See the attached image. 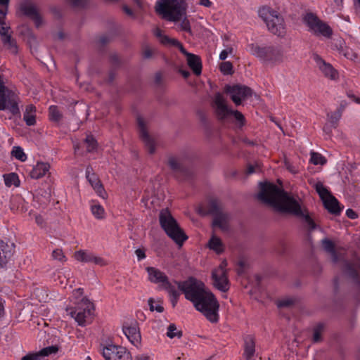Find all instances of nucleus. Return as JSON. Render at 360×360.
<instances>
[{"label": "nucleus", "instance_id": "f257e3e1", "mask_svg": "<svg viewBox=\"0 0 360 360\" xmlns=\"http://www.w3.org/2000/svg\"><path fill=\"white\" fill-rule=\"evenodd\" d=\"M259 186L258 199L262 202L272 207L276 212L302 219L310 231L316 228V224L308 210L302 207L298 200L283 188L269 182L260 183Z\"/></svg>", "mask_w": 360, "mask_h": 360}, {"label": "nucleus", "instance_id": "f03ea898", "mask_svg": "<svg viewBox=\"0 0 360 360\" xmlns=\"http://www.w3.org/2000/svg\"><path fill=\"white\" fill-rule=\"evenodd\" d=\"M176 284L185 295L186 299L193 304L196 310L210 322L218 321L219 304L213 293L205 288L202 282L190 277L185 281L176 282Z\"/></svg>", "mask_w": 360, "mask_h": 360}, {"label": "nucleus", "instance_id": "7ed1b4c3", "mask_svg": "<svg viewBox=\"0 0 360 360\" xmlns=\"http://www.w3.org/2000/svg\"><path fill=\"white\" fill-rule=\"evenodd\" d=\"M198 213L202 216L212 215L213 217L212 227H217L223 231L229 229L230 217L224 211L223 205L219 200L210 199L205 207L198 208Z\"/></svg>", "mask_w": 360, "mask_h": 360}, {"label": "nucleus", "instance_id": "20e7f679", "mask_svg": "<svg viewBox=\"0 0 360 360\" xmlns=\"http://www.w3.org/2000/svg\"><path fill=\"white\" fill-rule=\"evenodd\" d=\"M186 8L184 0H160L156 4L155 11L163 18L176 22L186 15Z\"/></svg>", "mask_w": 360, "mask_h": 360}, {"label": "nucleus", "instance_id": "39448f33", "mask_svg": "<svg viewBox=\"0 0 360 360\" xmlns=\"http://www.w3.org/2000/svg\"><path fill=\"white\" fill-rule=\"evenodd\" d=\"M160 224L167 235L176 244L182 245L188 238L176 220L172 217L168 209H163L159 214Z\"/></svg>", "mask_w": 360, "mask_h": 360}, {"label": "nucleus", "instance_id": "423d86ee", "mask_svg": "<svg viewBox=\"0 0 360 360\" xmlns=\"http://www.w3.org/2000/svg\"><path fill=\"white\" fill-rule=\"evenodd\" d=\"M259 15L265 22L271 32L279 37L285 35L284 20L276 11L268 6H263L259 10Z\"/></svg>", "mask_w": 360, "mask_h": 360}, {"label": "nucleus", "instance_id": "0eeeda50", "mask_svg": "<svg viewBox=\"0 0 360 360\" xmlns=\"http://www.w3.org/2000/svg\"><path fill=\"white\" fill-rule=\"evenodd\" d=\"M251 54L260 59L273 63H280L284 60V54L281 49L274 46H261L257 44L249 45Z\"/></svg>", "mask_w": 360, "mask_h": 360}, {"label": "nucleus", "instance_id": "6e6552de", "mask_svg": "<svg viewBox=\"0 0 360 360\" xmlns=\"http://www.w3.org/2000/svg\"><path fill=\"white\" fill-rule=\"evenodd\" d=\"M224 92L229 94L232 101L236 105L241 104L242 101L247 99L252 96V89L245 85H226Z\"/></svg>", "mask_w": 360, "mask_h": 360}, {"label": "nucleus", "instance_id": "1a4fd4ad", "mask_svg": "<svg viewBox=\"0 0 360 360\" xmlns=\"http://www.w3.org/2000/svg\"><path fill=\"white\" fill-rule=\"evenodd\" d=\"M102 354L105 360H132L130 353L126 348L114 345L104 347Z\"/></svg>", "mask_w": 360, "mask_h": 360}, {"label": "nucleus", "instance_id": "9d476101", "mask_svg": "<svg viewBox=\"0 0 360 360\" xmlns=\"http://www.w3.org/2000/svg\"><path fill=\"white\" fill-rule=\"evenodd\" d=\"M305 20L308 26L316 34H320L326 37H330L332 35L333 31L331 28L313 13H308L306 15Z\"/></svg>", "mask_w": 360, "mask_h": 360}, {"label": "nucleus", "instance_id": "9b49d317", "mask_svg": "<svg viewBox=\"0 0 360 360\" xmlns=\"http://www.w3.org/2000/svg\"><path fill=\"white\" fill-rule=\"evenodd\" d=\"M20 9L25 15L30 18L34 22L37 28L44 25V22L42 15L37 6L32 2L25 1L21 3Z\"/></svg>", "mask_w": 360, "mask_h": 360}, {"label": "nucleus", "instance_id": "f8f14e48", "mask_svg": "<svg viewBox=\"0 0 360 360\" xmlns=\"http://www.w3.org/2000/svg\"><path fill=\"white\" fill-rule=\"evenodd\" d=\"M212 105L219 121H224L231 115L232 110L229 108L226 100L221 93L214 95Z\"/></svg>", "mask_w": 360, "mask_h": 360}, {"label": "nucleus", "instance_id": "ddd939ff", "mask_svg": "<svg viewBox=\"0 0 360 360\" xmlns=\"http://www.w3.org/2000/svg\"><path fill=\"white\" fill-rule=\"evenodd\" d=\"M137 124L139 131V135L145 144L148 153L153 154L155 152V145L153 139L148 133L146 122L141 117H137Z\"/></svg>", "mask_w": 360, "mask_h": 360}, {"label": "nucleus", "instance_id": "4468645a", "mask_svg": "<svg viewBox=\"0 0 360 360\" xmlns=\"http://www.w3.org/2000/svg\"><path fill=\"white\" fill-rule=\"evenodd\" d=\"M179 51L186 57V62L188 67L192 70L193 72L199 76L202 72V61L199 56L188 53L182 44L177 46Z\"/></svg>", "mask_w": 360, "mask_h": 360}, {"label": "nucleus", "instance_id": "2eb2a0df", "mask_svg": "<svg viewBox=\"0 0 360 360\" xmlns=\"http://www.w3.org/2000/svg\"><path fill=\"white\" fill-rule=\"evenodd\" d=\"M214 285L219 290L226 292L229 290V280L226 275V270L216 269L212 272Z\"/></svg>", "mask_w": 360, "mask_h": 360}, {"label": "nucleus", "instance_id": "dca6fc26", "mask_svg": "<svg viewBox=\"0 0 360 360\" xmlns=\"http://www.w3.org/2000/svg\"><path fill=\"white\" fill-rule=\"evenodd\" d=\"M345 273L355 283L360 282V259L347 261L344 264Z\"/></svg>", "mask_w": 360, "mask_h": 360}, {"label": "nucleus", "instance_id": "f3484780", "mask_svg": "<svg viewBox=\"0 0 360 360\" xmlns=\"http://www.w3.org/2000/svg\"><path fill=\"white\" fill-rule=\"evenodd\" d=\"M93 169L87 167L86 174V178L97 194L103 199L107 198V193L97 175L92 172Z\"/></svg>", "mask_w": 360, "mask_h": 360}, {"label": "nucleus", "instance_id": "a211bd4d", "mask_svg": "<svg viewBox=\"0 0 360 360\" xmlns=\"http://www.w3.org/2000/svg\"><path fill=\"white\" fill-rule=\"evenodd\" d=\"M314 59L315 60L317 65L323 74L331 79H336L338 77V72L333 68V66L326 63L319 55L314 54Z\"/></svg>", "mask_w": 360, "mask_h": 360}, {"label": "nucleus", "instance_id": "6ab92c4d", "mask_svg": "<svg viewBox=\"0 0 360 360\" xmlns=\"http://www.w3.org/2000/svg\"><path fill=\"white\" fill-rule=\"evenodd\" d=\"M74 257L76 260L81 262H94L100 266H105L107 264V262L103 258L84 250L75 252Z\"/></svg>", "mask_w": 360, "mask_h": 360}, {"label": "nucleus", "instance_id": "aec40b11", "mask_svg": "<svg viewBox=\"0 0 360 360\" xmlns=\"http://www.w3.org/2000/svg\"><path fill=\"white\" fill-rule=\"evenodd\" d=\"M58 351V347L56 345H52L43 348L39 352L29 353L24 356L21 360H42L44 357L51 354H56Z\"/></svg>", "mask_w": 360, "mask_h": 360}, {"label": "nucleus", "instance_id": "412c9836", "mask_svg": "<svg viewBox=\"0 0 360 360\" xmlns=\"http://www.w3.org/2000/svg\"><path fill=\"white\" fill-rule=\"evenodd\" d=\"M146 271L148 274V279L155 283H161V285L168 278L165 273L155 267H147Z\"/></svg>", "mask_w": 360, "mask_h": 360}, {"label": "nucleus", "instance_id": "4be33fe9", "mask_svg": "<svg viewBox=\"0 0 360 360\" xmlns=\"http://www.w3.org/2000/svg\"><path fill=\"white\" fill-rule=\"evenodd\" d=\"M123 332L132 344L135 345L140 342L141 335L136 324L130 326H124L123 327Z\"/></svg>", "mask_w": 360, "mask_h": 360}, {"label": "nucleus", "instance_id": "5701e85b", "mask_svg": "<svg viewBox=\"0 0 360 360\" xmlns=\"http://www.w3.org/2000/svg\"><path fill=\"white\" fill-rule=\"evenodd\" d=\"M255 353V340L252 335H248L245 338L244 356L246 360H251Z\"/></svg>", "mask_w": 360, "mask_h": 360}, {"label": "nucleus", "instance_id": "b1692460", "mask_svg": "<svg viewBox=\"0 0 360 360\" xmlns=\"http://www.w3.org/2000/svg\"><path fill=\"white\" fill-rule=\"evenodd\" d=\"M325 208L334 215H339L341 212V207L338 200L332 195L328 198L323 201Z\"/></svg>", "mask_w": 360, "mask_h": 360}, {"label": "nucleus", "instance_id": "393cba45", "mask_svg": "<svg viewBox=\"0 0 360 360\" xmlns=\"http://www.w3.org/2000/svg\"><path fill=\"white\" fill-rule=\"evenodd\" d=\"M50 169V165L46 162H38L30 172V176L32 179H39L44 176Z\"/></svg>", "mask_w": 360, "mask_h": 360}, {"label": "nucleus", "instance_id": "a878e982", "mask_svg": "<svg viewBox=\"0 0 360 360\" xmlns=\"http://www.w3.org/2000/svg\"><path fill=\"white\" fill-rule=\"evenodd\" d=\"M155 35L160 39L161 44L169 46H178L181 42L176 39L170 38L162 34L160 29L157 28L155 31Z\"/></svg>", "mask_w": 360, "mask_h": 360}, {"label": "nucleus", "instance_id": "bb28decb", "mask_svg": "<svg viewBox=\"0 0 360 360\" xmlns=\"http://www.w3.org/2000/svg\"><path fill=\"white\" fill-rule=\"evenodd\" d=\"M12 255L11 248L3 241H0V267H3Z\"/></svg>", "mask_w": 360, "mask_h": 360}, {"label": "nucleus", "instance_id": "cd10ccee", "mask_svg": "<svg viewBox=\"0 0 360 360\" xmlns=\"http://www.w3.org/2000/svg\"><path fill=\"white\" fill-rule=\"evenodd\" d=\"M167 165L169 168L179 173H184L185 168L181 162L175 156H169L167 160Z\"/></svg>", "mask_w": 360, "mask_h": 360}, {"label": "nucleus", "instance_id": "c85d7f7f", "mask_svg": "<svg viewBox=\"0 0 360 360\" xmlns=\"http://www.w3.org/2000/svg\"><path fill=\"white\" fill-rule=\"evenodd\" d=\"M160 52L157 48L144 44L142 46V57L146 60H150L159 55Z\"/></svg>", "mask_w": 360, "mask_h": 360}, {"label": "nucleus", "instance_id": "c756f323", "mask_svg": "<svg viewBox=\"0 0 360 360\" xmlns=\"http://www.w3.org/2000/svg\"><path fill=\"white\" fill-rule=\"evenodd\" d=\"M35 107L33 105H28L26 106L25 112L24 113L23 119L27 125L32 126L36 123L34 115Z\"/></svg>", "mask_w": 360, "mask_h": 360}, {"label": "nucleus", "instance_id": "7c9ffc66", "mask_svg": "<svg viewBox=\"0 0 360 360\" xmlns=\"http://www.w3.org/2000/svg\"><path fill=\"white\" fill-rule=\"evenodd\" d=\"M70 314L72 317H75L76 321L79 323V325H84L86 322V319L90 316L91 311L89 309H84L82 311H78L76 313L75 311H73L70 309Z\"/></svg>", "mask_w": 360, "mask_h": 360}, {"label": "nucleus", "instance_id": "2f4dec72", "mask_svg": "<svg viewBox=\"0 0 360 360\" xmlns=\"http://www.w3.org/2000/svg\"><path fill=\"white\" fill-rule=\"evenodd\" d=\"M208 246L210 249L214 250L217 254H220L224 251V245L221 239L214 235L210 238Z\"/></svg>", "mask_w": 360, "mask_h": 360}, {"label": "nucleus", "instance_id": "473e14b6", "mask_svg": "<svg viewBox=\"0 0 360 360\" xmlns=\"http://www.w3.org/2000/svg\"><path fill=\"white\" fill-rule=\"evenodd\" d=\"M314 188H315L322 201H324L326 199L332 195L330 192L327 189L326 187L323 186L321 181L315 183L314 184Z\"/></svg>", "mask_w": 360, "mask_h": 360}, {"label": "nucleus", "instance_id": "72a5a7b5", "mask_svg": "<svg viewBox=\"0 0 360 360\" xmlns=\"http://www.w3.org/2000/svg\"><path fill=\"white\" fill-rule=\"evenodd\" d=\"M322 245L325 250L332 255L333 261L334 262H338V255L335 249L334 243L330 240L325 238L322 240Z\"/></svg>", "mask_w": 360, "mask_h": 360}, {"label": "nucleus", "instance_id": "f704fd0d", "mask_svg": "<svg viewBox=\"0 0 360 360\" xmlns=\"http://www.w3.org/2000/svg\"><path fill=\"white\" fill-rule=\"evenodd\" d=\"M87 153H93L97 149V142L93 136L89 135L84 141Z\"/></svg>", "mask_w": 360, "mask_h": 360}, {"label": "nucleus", "instance_id": "c9c22d12", "mask_svg": "<svg viewBox=\"0 0 360 360\" xmlns=\"http://www.w3.org/2000/svg\"><path fill=\"white\" fill-rule=\"evenodd\" d=\"M342 109L339 108L336 111L328 115V122L331 124L333 129L336 128L338 122L342 116Z\"/></svg>", "mask_w": 360, "mask_h": 360}, {"label": "nucleus", "instance_id": "e433bc0d", "mask_svg": "<svg viewBox=\"0 0 360 360\" xmlns=\"http://www.w3.org/2000/svg\"><path fill=\"white\" fill-rule=\"evenodd\" d=\"M5 184L7 186H11L12 185H14L15 186H19V179L16 174L15 173H10L8 174L4 175Z\"/></svg>", "mask_w": 360, "mask_h": 360}, {"label": "nucleus", "instance_id": "4c0bfd02", "mask_svg": "<svg viewBox=\"0 0 360 360\" xmlns=\"http://www.w3.org/2000/svg\"><path fill=\"white\" fill-rule=\"evenodd\" d=\"M183 335V333L180 330H177L175 324L172 323L168 326L167 336L171 339L177 337L178 338H181Z\"/></svg>", "mask_w": 360, "mask_h": 360}, {"label": "nucleus", "instance_id": "58836bf2", "mask_svg": "<svg viewBox=\"0 0 360 360\" xmlns=\"http://www.w3.org/2000/svg\"><path fill=\"white\" fill-rule=\"evenodd\" d=\"M49 116L50 119L55 122H58L62 118V114L56 105L49 108Z\"/></svg>", "mask_w": 360, "mask_h": 360}, {"label": "nucleus", "instance_id": "ea45409f", "mask_svg": "<svg viewBox=\"0 0 360 360\" xmlns=\"http://www.w3.org/2000/svg\"><path fill=\"white\" fill-rule=\"evenodd\" d=\"M162 287L167 290L171 297L179 296V292L176 290L175 287L169 283L168 278L166 280V281L164 282V283L162 285Z\"/></svg>", "mask_w": 360, "mask_h": 360}, {"label": "nucleus", "instance_id": "a19ab883", "mask_svg": "<svg viewBox=\"0 0 360 360\" xmlns=\"http://www.w3.org/2000/svg\"><path fill=\"white\" fill-rule=\"evenodd\" d=\"M11 155L20 161H25L27 158L26 155L20 146L13 147Z\"/></svg>", "mask_w": 360, "mask_h": 360}, {"label": "nucleus", "instance_id": "79ce46f5", "mask_svg": "<svg viewBox=\"0 0 360 360\" xmlns=\"http://www.w3.org/2000/svg\"><path fill=\"white\" fill-rule=\"evenodd\" d=\"M219 69L224 75H232L233 73V65L229 61L222 62Z\"/></svg>", "mask_w": 360, "mask_h": 360}, {"label": "nucleus", "instance_id": "37998d69", "mask_svg": "<svg viewBox=\"0 0 360 360\" xmlns=\"http://www.w3.org/2000/svg\"><path fill=\"white\" fill-rule=\"evenodd\" d=\"M7 13L6 8H0V34L5 33V29H9V27H6L5 19Z\"/></svg>", "mask_w": 360, "mask_h": 360}, {"label": "nucleus", "instance_id": "c03bdc74", "mask_svg": "<svg viewBox=\"0 0 360 360\" xmlns=\"http://www.w3.org/2000/svg\"><path fill=\"white\" fill-rule=\"evenodd\" d=\"M92 214L98 219H103L105 215V210L100 205H94L91 206Z\"/></svg>", "mask_w": 360, "mask_h": 360}, {"label": "nucleus", "instance_id": "a18cd8bd", "mask_svg": "<svg viewBox=\"0 0 360 360\" xmlns=\"http://www.w3.org/2000/svg\"><path fill=\"white\" fill-rule=\"evenodd\" d=\"M311 162L314 165H324L326 160L321 154L313 152L311 153Z\"/></svg>", "mask_w": 360, "mask_h": 360}, {"label": "nucleus", "instance_id": "49530a36", "mask_svg": "<svg viewBox=\"0 0 360 360\" xmlns=\"http://www.w3.org/2000/svg\"><path fill=\"white\" fill-rule=\"evenodd\" d=\"M52 257L58 261L64 262L66 261V257L64 255L62 249L57 248L52 252Z\"/></svg>", "mask_w": 360, "mask_h": 360}, {"label": "nucleus", "instance_id": "de8ad7c7", "mask_svg": "<svg viewBox=\"0 0 360 360\" xmlns=\"http://www.w3.org/2000/svg\"><path fill=\"white\" fill-rule=\"evenodd\" d=\"M323 330V325L319 324L314 330L313 340L315 342L321 340V333Z\"/></svg>", "mask_w": 360, "mask_h": 360}, {"label": "nucleus", "instance_id": "09e8293b", "mask_svg": "<svg viewBox=\"0 0 360 360\" xmlns=\"http://www.w3.org/2000/svg\"><path fill=\"white\" fill-rule=\"evenodd\" d=\"M180 28L181 30L191 34V27L189 20L187 18H184L180 23Z\"/></svg>", "mask_w": 360, "mask_h": 360}, {"label": "nucleus", "instance_id": "8fccbe9b", "mask_svg": "<svg viewBox=\"0 0 360 360\" xmlns=\"http://www.w3.org/2000/svg\"><path fill=\"white\" fill-rule=\"evenodd\" d=\"M295 300L293 298H285L278 302V307H289L294 304Z\"/></svg>", "mask_w": 360, "mask_h": 360}, {"label": "nucleus", "instance_id": "3c124183", "mask_svg": "<svg viewBox=\"0 0 360 360\" xmlns=\"http://www.w3.org/2000/svg\"><path fill=\"white\" fill-rule=\"evenodd\" d=\"M231 115H233L236 120H238L241 126H243L245 123V119L244 115L238 110H232Z\"/></svg>", "mask_w": 360, "mask_h": 360}, {"label": "nucleus", "instance_id": "603ef678", "mask_svg": "<svg viewBox=\"0 0 360 360\" xmlns=\"http://www.w3.org/2000/svg\"><path fill=\"white\" fill-rule=\"evenodd\" d=\"M153 303H154V300L153 298H150L148 300V304L150 307V310L151 311H156L159 313H162L164 311V307L162 305H160V304L153 305Z\"/></svg>", "mask_w": 360, "mask_h": 360}, {"label": "nucleus", "instance_id": "864d4df0", "mask_svg": "<svg viewBox=\"0 0 360 360\" xmlns=\"http://www.w3.org/2000/svg\"><path fill=\"white\" fill-rule=\"evenodd\" d=\"M6 46L10 52L13 54H16L18 53V46L14 39L11 40V41L7 44Z\"/></svg>", "mask_w": 360, "mask_h": 360}, {"label": "nucleus", "instance_id": "5fc2aeb1", "mask_svg": "<svg viewBox=\"0 0 360 360\" xmlns=\"http://www.w3.org/2000/svg\"><path fill=\"white\" fill-rule=\"evenodd\" d=\"M8 29H5V33L0 34L3 37L2 41L4 44V45H6L9 42H11V40L13 39L10 34H8Z\"/></svg>", "mask_w": 360, "mask_h": 360}, {"label": "nucleus", "instance_id": "6e6d98bb", "mask_svg": "<svg viewBox=\"0 0 360 360\" xmlns=\"http://www.w3.org/2000/svg\"><path fill=\"white\" fill-rule=\"evenodd\" d=\"M68 3L75 7H81L84 5L86 0H66Z\"/></svg>", "mask_w": 360, "mask_h": 360}, {"label": "nucleus", "instance_id": "4d7b16f0", "mask_svg": "<svg viewBox=\"0 0 360 360\" xmlns=\"http://www.w3.org/2000/svg\"><path fill=\"white\" fill-rule=\"evenodd\" d=\"M35 221L37 224L38 226H39L41 228L45 227L46 222L42 216L39 214L35 215Z\"/></svg>", "mask_w": 360, "mask_h": 360}, {"label": "nucleus", "instance_id": "13d9d810", "mask_svg": "<svg viewBox=\"0 0 360 360\" xmlns=\"http://www.w3.org/2000/svg\"><path fill=\"white\" fill-rule=\"evenodd\" d=\"M345 56L347 58L350 59L352 60H355L356 58H357V54L356 53L353 52L352 50L347 51L345 53Z\"/></svg>", "mask_w": 360, "mask_h": 360}, {"label": "nucleus", "instance_id": "bf43d9fd", "mask_svg": "<svg viewBox=\"0 0 360 360\" xmlns=\"http://www.w3.org/2000/svg\"><path fill=\"white\" fill-rule=\"evenodd\" d=\"M110 38L107 35H102L99 37V39H98L99 43L102 46L108 44V42H110Z\"/></svg>", "mask_w": 360, "mask_h": 360}, {"label": "nucleus", "instance_id": "052dcab7", "mask_svg": "<svg viewBox=\"0 0 360 360\" xmlns=\"http://www.w3.org/2000/svg\"><path fill=\"white\" fill-rule=\"evenodd\" d=\"M346 215L348 218L352 219H356L358 217L357 214L352 209H348L346 211Z\"/></svg>", "mask_w": 360, "mask_h": 360}, {"label": "nucleus", "instance_id": "680f3d73", "mask_svg": "<svg viewBox=\"0 0 360 360\" xmlns=\"http://www.w3.org/2000/svg\"><path fill=\"white\" fill-rule=\"evenodd\" d=\"M135 253L139 260L143 259L146 257L145 250L143 249H137Z\"/></svg>", "mask_w": 360, "mask_h": 360}, {"label": "nucleus", "instance_id": "e2e57ef3", "mask_svg": "<svg viewBox=\"0 0 360 360\" xmlns=\"http://www.w3.org/2000/svg\"><path fill=\"white\" fill-rule=\"evenodd\" d=\"M333 127L331 126V124L328 122L326 123L324 127H323V131L327 134H330L332 133V129Z\"/></svg>", "mask_w": 360, "mask_h": 360}, {"label": "nucleus", "instance_id": "0e129e2a", "mask_svg": "<svg viewBox=\"0 0 360 360\" xmlns=\"http://www.w3.org/2000/svg\"><path fill=\"white\" fill-rule=\"evenodd\" d=\"M200 4L209 8L212 6V2L210 0H200Z\"/></svg>", "mask_w": 360, "mask_h": 360}, {"label": "nucleus", "instance_id": "69168bd1", "mask_svg": "<svg viewBox=\"0 0 360 360\" xmlns=\"http://www.w3.org/2000/svg\"><path fill=\"white\" fill-rule=\"evenodd\" d=\"M179 72L181 74L184 78L187 79L190 76V72L188 70L180 69Z\"/></svg>", "mask_w": 360, "mask_h": 360}, {"label": "nucleus", "instance_id": "338daca9", "mask_svg": "<svg viewBox=\"0 0 360 360\" xmlns=\"http://www.w3.org/2000/svg\"><path fill=\"white\" fill-rule=\"evenodd\" d=\"M228 55L229 53L225 50H223L219 55V59L224 60L227 58Z\"/></svg>", "mask_w": 360, "mask_h": 360}, {"label": "nucleus", "instance_id": "774afa93", "mask_svg": "<svg viewBox=\"0 0 360 360\" xmlns=\"http://www.w3.org/2000/svg\"><path fill=\"white\" fill-rule=\"evenodd\" d=\"M111 61L112 63H113L114 64H118L120 63V58L117 56L116 55H112L111 56Z\"/></svg>", "mask_w": 360, "mask_h": 360}]
</instances>
